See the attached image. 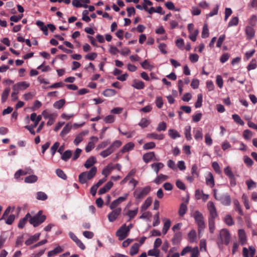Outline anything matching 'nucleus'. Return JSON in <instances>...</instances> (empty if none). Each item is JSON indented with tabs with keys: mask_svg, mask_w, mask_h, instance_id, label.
I'll return each mask as SVG.
<instances>
[{
	"mask_svg": "<svg viewBox=\"0 0 257 257\" xmlns=\"http://www.w3.org/2000/svg\"><path fill=\"white\" fill-rule=\"evenodd\" d=\"M203 101V96L202 94H198L197 95V100L195 104L196 108L200 107L202 106V103Z\"/></svg>",
	"mask_w": 257,
	"mask_h": 257,
	"instance_id": "4d7b16f0",
	"label": "nucleus"
},
{
	"mask_svg": "<svg viewBox=\"0 0 257 257\" xmlns=\"http://www.w3.org/2000/svg\"><path fill=\"white\" fill-rule=\"evenodd\" d=\"M164 165L162 163H155L151 165V168L155 172L156 174H158L159 171L162 169Z\"/></svg>",
	"mask_w": 257,
	"mask_h": 257,
	"instance_id": "412c9836",
	"label": "nucleus"
},
{
	"mask_svg": "<svg viewBox=\"0 0 257 257\" xmlns=\"http://www.w3.org/2000/svg\"><path fill=\"white\" fill-rule=\"evenodd\" d=\"M29 86V83L25 81H22L15 84L13 86V91L19 92L20 90L26 89Z\"/></svg>",
	"mask_w": 257,
	"mask_h": 257,
	"instance_id": "9d476101",
	"label": "nucleus"
},
{
	"mask_svg": "<svg viewBox=\"0 0 257 257\" xmlns=\"http://www.w3.org/2000/svg\"><path fill=\"white\" fill-rule=\"evenodd\" d=\"M168 135L173 139H175L177 138L180 137V135L179 133L173 129H170L168 131Z\"/></svg>",
	"mask_w": 257,
	"mask_h": 257,
	"instance_id": "a19ab883",
	"label": "nucleus"
},
{
	"mask_svg": "<svg viewBox=\"0 0 257 257\" xmlns=\"http://www.w3.org/2000/svg\"><path fill=\"white\" fill-rule=\"evenodd\" d=\"M72 128V125L70 123H67L66 125L63 127L61 132L60 133V136L62 137H65L68 134Z\"/></svg>",
	"mask_w": 257,
	"mask_h": 257,
	"instance_id": "bb28decb",
	"label": "nucleus"
},
{
	"mask_svg": "<svg viewBox=\"0 0 257 257\" xmlns=\"http://www.w3.org/2000/svg\"><path fill=\"white\" fill-rule=\"evenodd\" d=\"M29 218L30 224L35 227L44 222L46 219V216L45 215H42V211L40 210L34 216H31V217H29Z\"/></svg>",
	"mask_w": 257,
	"mask_h": 257,
	"instance_id": "7ed1b4c3",
	"label": "nucleus"
},
{
	"mask_svg": "<svg viewBox=\"0 0 257 257\" xmlns=\"http://www.w3.org/2000/svg\"><path fill=\"white\" fill-rule=\"evenodd\" d=\"M185 135L186 138L187 140H191L192 139L191 135V126H186L184 129Z\"/></svg>",
	"mask_w": 257,
	"mask_h": 257,
	"instance_id": "6e6d98bb",
	"label": "nucleus"
},
{
	"mask_svg": "<svg viewBox=\"0 0 257 257\" xmlns=\"http://www.w3.org/2000/svg\"><path fill=\"white\" fill-rule=\"evenodd\" d=\"M224 221L228 226H231L234 224L233 219L230 215H226L224 218Z\"/></svg>",
	"mask_w": 257,
	"mask_h": 257,
	"instance_id": "de8ad7c7",
	"label": "nucleus"
},
{
	"mask_svg": "<svg viewBox=\"0 0 257 257\" xmlns=\"http://www.w3.org/2000/svg\"><path fill=\"white\" fill-rule=\"evenodd\" d=\"M42 115L45 119H48L47 124L49 126L53 124L54 120L57 117V114L50 113L47 110H45L42 112Z\"/></svg>",
	"mask_w": 257,
	"mask_h": 257,
	"instance_id": "0eeeda50",
	"label": "nucleus"
},
{
	"mask_svg": "<svg viewBox=\"0 0 257 257\" xmlns=\"http://www.w3.org/2000/svg\"><path fill=\"white\" fill-rule=\"evenodd\" d=\"M238 236L240 242L242 245H244L246 241V234L244 231L242 229L238 230Z\"/></svg>",
	"mask_w": 257,
	"mask_h": 257,
	"instance_id": "b1692460",
	"label": "nucleus"
},
{
	"mask_svg": "<svg viewBox=\"0 0 257 257\" xmlns=\"http://www.w3.org/2000/svg\"><path fill=\"white\" fill-rule=\"evenodd\" d=\"M207 208L210 213V217L209 218L215 219L217 216V213L213 202L209 201L207 203Z\"/></svg>",
	"mask_w": 257,
	"mask_h": 257,
	"instance_id": "9b49d317",
	"label": "nucleus"
},
{
	"mask_svg": "<svg viewBox=\"0 0 257 257\" xmlns=\"http://www.w3.org/2000/svg\"><path fill=\"white\" fill-rule=\"evenodd\" d=\"M194 138L197 141H201L203 139V134L201 128L197 130L194 132Z\"/></svg>",
	"mask_w": 257,
	"mask_h": 257,
	"instance_id": "c03bdc74",
	"label": "nucleus"
},
{
	"mask_svg": "<svg viewBox=\"0 0 257 257\" xmlns=\"http://www.w3.org/2000/svg\"><path fill=\"white\" fill-rule=\"evenodd\" d=\"M134 144L132 142H129L125 144L121 150V152L122 153L127 152L134 148Z\"/></svg>",
	"mask_w": 257,
	"mask_h": 257,
	"instance_id": "2f4dec72",
	"label": "nucleus"
},
{
	"mask_svg": "<svg viewBox=\"0 0 257 257\" xmlns=\"http://www.w3.org/2000/svg\"><path fill=\"white\" fill-rule=\"evenodd\" d=\"M30 119L32 121L36 120L35 123H34L33 126H37L39 122L42 119V116L40 115H37L36 113H32L30 116Z\"/></svg>",
	"mask_w": 257,
	"mask_h": 257,
	"instance_id": "c85d7f7f",
	"label": "nucleus"
},
{
	"mask_svg": "<svg viewBox=\"0 0 257 257\" xmlns=\"http://www.w3.org/2000/svg\"><path fill=\"white\" fill-rule=\"evenodd\" d=\"M238 23V18L237 17H233L230 22L228 23V26L232 27L236 26Z\"/></svg>",
	"mask_w": 257,
	"mask_h": 257,
	"instance_id": "69168bd1",
	"label": "nucleus"
},
{
	"mask_svg": "<svg viewBox=\"0 0 257 257\" xmlns=\"http://www.w3.org/2000/svg\"><path fill=\"white\" fill-rule=\"evenodd\" d=\"M97 57V54L95 52L89 53L85 56V58L89 60H94Z\"/></svg>",
	"mask_w": 257,
	"mask_h": 257,
	"instance_id": "338daca9",
	"label": "nucleus"
},
{
	"mask_svg": "<svg viewBox=\"0 0 257 257\" xmlns=\"http://www.w3.org/2000/svg\"><path fill=\"white\" fill-rule=\"evenodd\" d=\"M97 172L96 167H92L89 171L82 172L79 175V181L81 184L85 183L88 180H91L95 175Z\"/></svg>",
	"mask_w": 257,
	"mask_h": 257,
	"instance_id": "f03ea898",
	"label": "nucleus"
},
{
	"mask_svg": "<svg viewBox=\"0 0 257 257\" xmlns=\"http://www.w3.org/2000/svg\"><path fill=\"white\" fill-rule=\"evenodd\" d=\"M29 217H31V215L30 214V213H28L26 215V216L23 218L21 219L20 220L19 223L18 224L19 228H23L24 227L27 221L29 218Z\"/></svg>",
	"mask_w": 257,
	"mask_h": 257,
	"instance_id": "7c9ffc66",
	"label": "nucleus"
},
{
	"mask_svg": "<svg viewBox=\"0 0 257 257\" xmlns=\"http://www.w3.org/2000/svg\"><path fill=\"white\" fill-rule=\"evenodd\" d=\"M168 178V176L162 174H160L157 178L154 180V182L157 184H160L163 182L166 181Z\"/></svg>",
	"mask_w": 257,
	"mask_h": 257,
	"instance_id": "5701e85b",
	"label": "nucleus"
},
{
	"mask_svg": "<svg viewBox=\"0 0 257 257\" xmlns=\"http://www.w3.org/2000/svg\"><path fill=\"white\" fill-rule=\"evenodd\" d=\"M152 199L150 197L147 198V199L145 200L144 203L142 205L141 207V212H144L152 204Z\"/></svg>",
	"mask_w": 257,
	"mask_h": 257,
	"instance_id": "cd10ccee",
	"label": "nucleus"
},
{
	"mask_svg": "<svg viewBox=\"0 0 257 257\" xmlns=\"http://www.w3.org/2000/svg\"><path fill=\"white\" fill-rule=\"evenodd\" d=\"M150 190L151 188L149 186L144 188H137L134 192V196L136 200L139 202L149 194Z\"/></svg>",
	"mask_w": 257,
	"mask_h": 257,
	"instance_id": "39448f33",
	"label": "nucleus"
},
{
	"mask_svg": "<svg viewBox=\"0 0 257 257\" xmlns=\"http://www.w3.org/2000/svg\"><path fill=\"white\" fill-rule=\"evenodd\" d=\"M188 235L190 242L192 243L197 241V234L195 230H191Z\"/></svg>",
	"mask_w": 257,
	"mask_h": 257,
	"instance_id": "c756f323",
	"label": "nucleus"
},
{
	"mask_svg": "<svg viewBox=\"0 0 257 257\" xmlns=\"http://www.w3.org/2000/svg\"><path fill=\"white\" fill-rule=\"evenodd\" d=\"M89 131L88 130H85L78 134L73 141L74 144L76 146L78 145L83 140L84 136L87 135Z\"/></svg>",
	"mask_w": 257,
	"mask_h": 257,
	"instance_id": "2eb2a0df",
	"label": "nucleus"
},
{
	"mask_svg": "<svg viewBox=\"0 0 257 257\" xmlns=\"http://www.w3.org/2000/svg\"><path fill=\"white\" fill-rule=\"evenodd\" d=\"M147 137L148 138L161 140L164 139V136L163 134H157L156 133H151V134H148L147 135Z\"/></svg>",
	"mask_w": 257,
	"mask_h": 257,
	"instance_id": "c9c22d12",
	"label": "nucleus"
},
{
	"mask_svg": "<svg viewBox=\"0 0 257 257\" xmlns=\"http://www.w3.org/2000/svg\"><path fill=\"white\" fill-rule=\"evenodd\" d=\"M91 141L89 142L85 148L86 152H89L94 147L95 143L98 141V138L96 137H91L90 138Z\"/></svg>",
	"mask_w": 257,
	"mask_h": 257,
	"instance_id": "f3484780",
	"label": "nucleus"
},
{
	"mask_svg": "<svg viewBox=\"0 0 257 257\" xmlns=\"http://www.w3.org/2000/svg\"><path fill=\"white\" fill-rule=\"evenodd\" d=\"M10 92V88L9 87H7L5 88L4 92L2 95V102H4L7 99V98L9 96V93Z\"/></svg>",
	"mask_w": 257,
	"mask_h": 257,
	"instance_id": "a18cd8bd",
	"label": "nucleus"
},
{
	"mask_svg": "<svg viewBox=\"0 0 257 257\" xmlns=\"http://www.w3.org/2000/svg\"><path fill=\"white\" fill-rule=\"evenodd\" d=\"M37 180V176L35 175H32L26 177L25 182L27 183H33L36 182Z\"/></svg>",
	"mask_w": 257,
	"mask_h": 257,
	"instance_id": "ea45409f",
	"label": "nucleus"
},
{
	"mask_svg": "<svg viewBox=\"0 0 257 257\" xmlns=\"http://www.w3.org/2000/svg\"><path fill=\"white\" fill-rule=\"evenodd\" d=\"M113 170V165L111 164H110L103 169L102 171V174L106 178Z\"/></svg>",
	"mask_w": 257,
	"mask_h": 257,
	"instance_id": "a878e982",
	"label": "nucleus"
},
{
	"mask_svg": "<svg viewBox=\"0 0 257 257\" xmlns=\"http://www.w3.org/2000/svg\"><path fill=\"white\" fill-rule=\"evenodd\" d=\"M72 155L71 151L67 150L64 152L61 156V159L64 161H67Z\"/></svg>",
	"mask_w": 257,
	"mask_h": 257,
	"instance_id": "8fccbe9b",
	"label": "nucleus"
},
{
	"mask_svg": "<svg viewBox=\"0 0 257 257\" xmlns=\"http://www.w3.org/2000/svg\"><path fill=\"white\" fill-rule=\"evenodd\" d=\"M143 160L145 163H148L151 160L159 161V159L156 157L155 153L154 152H151L145 154L143 157Z\"/></svg>",
	"mask_w": 257,
	"mask_h": 257,
	"instance_id": "f8f14e48",
	"label": "nucleus"
},
{
	"mask_svg": "<svg viewBox=\"0 0 257 257\" xmlns=\"http://www.w3.org/2000/svg\"><path fill=\"white\" fill-rule=\"evenodd\" d=\"M171 225V222L170 220L167 219L164 223V226L162 229V232L164 234H166L168 230V229L170 228Z\"/></svg>",
	"mask_w": 257,
	"mask_h": 257,
	"instance_id": "4c0bfd02",
	"label": "nucleus"
},
{
	"mask_svg": "<svg viewBox=\"0 0 257 257\" xmlns=\"http://www.w3.org/2000/svg\"><path fill=\"white\" fill-rule=\"evenodd\" d=\"M209 178H206V182L208 185L210 186L211 187H212L214 186L213 177L211 173H209Z\"/></svg>",
	"mask_w": 257,
	"mask_h": 257,
	"instance_id": "680f3d73",
	"label": "nucleus"
},
{
	"mask_svg": "<svg viewBox=\"0 0 257 257\" xmlns=\"http://www.w3.org/2000/svg\"><path fill=\"white\" fill-rule=\"evenodd\" d=\"M232 117L234 121L236 123L241 125H243L244 124L243 121L241 119V118L238 114H234L232 115Z\"/></svg>",
	"mask_w": 257,
	"mask_h": 257,
	"instance_id": "bf43d9fd",
	"label": "nucleus"
},
{
	"mask_svg": "<svg viewBox=\"0 0 257 257\" xmlns=\"http://www.w3.org/2000/svg\"><path fill=\"white\" fill-rule=\"evenodd\" d=\"M72 5L73 6L77 8H87L88 7L86 4L90 3L89 0H73L72 1Z\"/></svg>",
	"mask_w": 257,
	"mask_h": 257,
	"instance_id": "4468645a",
	"label": "nucleus"
},
{
	"mask_svg": "<svg viewBox=\"0 0 257 257\" xmlns=\"http://www.w3.org/2000/svg\"><path fill=\"white\" fill-rule=\"evenodd\" d=\"M40 235L41 233H38L34 234V235L31 236L28 239L26 240L25 244L27 245H30L32 244L34 242L37 241L39 239Z\"/></svg>",
	"mask_w": 257,
	"mask_h": 257,
	"instance_id": "a211bd4d",
	"label": "nucleus"
},
{
	"mask_svg": "<svg viewBox=\"0 0 257 257\" xmlns=\"http://www.w3.org/2000/svg\"><path fill=\"white\" fill-rule=\"evenodd\" d=\"M214 196L216 200L225 206H229L231 204V198L228 193L214 190Z\"/></svg>",
	"mask_w": 257,
	"mask_h": 257,
	"instance_id": "f257e3e1",
	"label": "nucleus"
},
{
	"mask_svg": "<svg viewBox=\"0 0 257 257\" xmlns=\"http://www.w3.org/2000/svg\"><path fill=\"white\" fill-rule=\"evenodd\" d=\"M69 237L76 243V244L81 249H84L85 246L82 241L79 239L72 232H69Z\"/></svg>",
	"mask_w": 257,
	"mask_h": 257,
	"instance_id": "ddd939ff",
	"label": "nucleus"
},
{
	"mask_svg": "<svg viewBox=\"0 0 257 257\" xmlns=\"http://www.w3.org/2000/svg\"><path fill=\"white\" fill-rule=\"evenodd\" d=\"M121 144L122 143L120 141L117 140L113 142L110 146L113 151H114L117 148H119Z\"/></svg>",
	"mask_w": 257,
	"mask_h": 257,
	"instance_id": "774afa93",
	"label": "nucleus"
},
{
	"mask_svg": "<svg viewBox=\"0 0 257 257\" xmlns=\"http://www.w3.org/2000/svg\"><path fill=\"white\" fill-rule=\"evenodd\" d=\"M233 204L235 207V210L238 212V213L240 215H242L243 214V212L241 209L239 201L236 199H234L233 200Z\"/></svg>",
	"mask_w": 257,
	"mask_h": 257,
	"instance_id": "3c124183",
	"label": "nucleus"
},
{
	"mask_svg": "<svg viewBox=\"0 0 257 257\" xmlns=\"http://www.w3.org/2000/svg\"><path fill=\"white\" fill-rule=\"evenodd\" d=\"M230 238V234L227 230L224 229L221 230L217 239V243L219 247L220 248L221 245L223 243L227 245L229 243Z\"/></svg>",
	"mask_w": 257,
	"mask_h": 257,
	"instance_id": "20e7f679",
	"label": "nucleus"
},
{
	"mask_svg": "<svg viewBox=\"0 0 257 257\" xmlns=\"http://www.w3.org/2000/svg\"><path fill=\"white\" fill-rule=\"evenodd\" d=\"M48 198L47 194L43 192H38L37 193V199L41 200H46Z\"/></svg>",
	"mask_w": 257,
	"mask_h": 257,
	"instance_id": "13d9d810",
	"label": "nucleus"
},
{
	"mask_svg": "<svg viewBox=\"0 0 257 257\" xmlns=\"http://www.w3.org/2000/svg\"><path fill=\"white\" fill-rule=\"evenodd\" d=\"M148 254L149 256H153L155 257H159L160 250L156 248L150 249L148 251Z\"/></svg>",
	"mask_w": 257,
	"mask_h": 257,
	"instance_id": "79ce46f5",
	"label": "nucleus"
},
{
	"mask_svg": "<svg viewBox=\"0 0 257 257\" xmlns=\"http://www.w3.org/2000/svg\"><path fill=\"white\" fill-rule=\"evenodd\" d=\"M113 186V183L111 181L108 182L102 188H101L99 191V194H103L110 189Z\"/></svg>",
	"mask_w": 257,
	"mask_h": 257,
	"instance_id": "6ab92c4d",
	"label": "nucleus"
},
{
	"mask_svg": "<svg viewBox=\"0 0 257 257\" xmlns=\"http://www.w3.org/2000/svg\"><path fill=\"white\" fill-rule=\"evenodd\" d=\"M116 93V91L112 89H106L102 93L103 95L106 97L114 96Z\"/></svg>",
	"mask_w": 257,
	"mask_h": 257,
	"instance_id": "e433bc0d",
	"label": "nucleus"
},
{
	"mask_svg": "<svg viewBox=\"0 0 257 257\" xmlns=\"http://www.w3.org/2000/svg\"><path fill=\"white\" fill-rule=\"evenodd\" d=\"M150 123L151 122L149 119L146 118H142L138 124L141 127L145 128L147 127L150 124Z\"/></svg>",
	"mask_w": 257,
	"mask_h": 257,
	"instance_id": "58836bf2",
	"label": "nucleus"
},
{
	"mask_svg": "<svg viewBox=\"0 0 257 257\" xmlns=\"http://www.w3.org/2000/svg\"><path fill=\"white\" fill-rule=\"evenodd\" d=\"M245 33L248 39H251L254 36V31L251 27L247 26L246 27Z\"/></svg>",
	"mask_w": 257,
	"mask_h": 257,
	"instance_id": "393cba45",
	"label": "nucleus"
},
{
	"mask_svg": "<svg viewBox=\"0 0 257 257\" xmlns=\"http://www.w3.org/2000/svg\"><path fill=\"white\" fill-rule=\"evenodd\" d=\"M167 125L166 122L162 121L158 124L156 130L158 132L164 131L166 130Z\"/></svg>",
	"mask_w": 257,
	"mask_h": 257,
	"instance_id": "e2e57ef3",
	"label": "nucleus"
},
{
	"mask_svg": "<svg viewBox=\"0 0 257 257\" xmlns=\"http://www.w3.org/2000/svg\"><path fill=\"white\" fill-rule=\"evenodd\" d=\"M187 207L186 204L182 203L180 206L179 210V214L180 216H183L186 212Z\"/></svg>",
	"mask_w": 257,
	"mask_h": 257,
	"instance_id": "37998d69",
	"label": "nucleus"
},
{
	"mask_svg": "<svg viewBox=\"0 0 257 257\" xmlns=\"http://www.w3.org/2000/svg\"><path fill=\"white\" fill-rule=\"evenodd\" d=\"M62 249L60 246H57L55 248H54L53 250H52L48 252V257H52L58 253H59L62 251Z\"/></svg>",
	"mask_w": 257,
	"mask_h": 257,
	"instance_id": "72a5a7b5",
	"label": "nucleus"
},
{
	"mask_svg": "<svg viewBox=\"0 0 257 257\" xmlns=\"http://www.w3.org/2000/svg\"><path fill=\"white\" fill-rule=\"evenodd\" d=\"M139 247L140 245L138 243H136L134 244L131 247L130 251V254L132 256L136 254L139 251Z\"/></svg>",
	"mask_w": 257,
	"mask_h": 257,
	"instance_id": "473e14b6",
	"label": "nucleus"
},
{
	"mask_svg": "<svg viewBox=\"0 0 257 257\" xmlns=\"http://www.w3.org/2000/svg\"><path fill=\"white\" fill-rule=\"evenodd\" d=\"M195 222L198 225V233L199 235L201 233V231L205 228V224L204 221V218L202 214L198 210H196L193 213V215Z\"/></svg>",
	"mask_w": 257,
	"mask_h": 257,
	"instance_id": "423d86ee",
	"label": "nucleus"
},
{
	"mask_svg": "<svg viewBox=\"0 0 257 257\" xmlns=\"http://www.w3.org/2000/svg\"><path fill=\"white\" fill-rule=\"evenodd\" d=\"M65 101L64 99H60L56 102H55L53 104L54 107L57 108V109H60L65 104Z\"/></svg>",
	"mask_w": 257,
	"mask_h": 257,
	"instance_id": "09e8293b",
	"label": "nucleus"
},
{
	"mask_svg": "<svg viewBox=\"0 0 257 257\" xmlns=\"http://www.w3.org/2000/svg\"><path fill=\"white\" fill-rule=\"evenodd\" d=\"M129 232L125 229V224L122 225L116 232V235L119 240H122L126 238Z\"/></svg>",
	"mask_w": 257,
	"mask_h": 257,
	"instance_id": "6e6552de",
	"label": "nucleus"
},
{
	"mask_svg": "<svg viewBox=\"0 0 257 257\" xmlns=\"http://www.w3.org/2000/svg\"><path fill=\"white\" fill-rule=\"evenodd\" d=\"M241 198L245 208L246 209H249L250 208V206L247 195L243 194Z\"/></svg>",
	"mask_w": 257,
	"mask_h": 257,
	"instance_id": "864d4df0",
	"label": "nucleus"
},
{
	"mask_svg": "<svg viewBox=\"0 0 257 257\" xmlns=\"http://www.w3.org/2000/svg\"><path fill=\"white\" fill-rule=\"evenodd\" d=\"M96 163V158L93 156H91L86 161L84 166L86 168L88 169L91 167Z\"/></svg>",
	"mask_w": 257,
	"mask_h": 257,
	"instance_id": "aec40b11",
	"label": "nucleus"
},
{
	"mask_svg": "<svg viewBox=\"0 0 257 257\" xmlns=\"http://www.w3.org/2000/svg\"><path fill=\"white\" fill-rule=\"evenodd\" d=\"M209 30L207 25L204 24L203 27L201 36L203 38H206L209 36Z\"/></svg>",
	"mask_w": 257,
	"mask_h": 257,
	"instance_id": "5fc2aeb1",
	"label": "nucleus"
},
{
	"mask_svg": "<svg viewBox=\"0 0 257 257\" xmlns=\"http://www.w3.org/2000/svg\"><path fill=\"white\" fill-rule=\"evenodd\" d=\"M112 149L109 146L107 149L103 150L100 153V155L103 158H106L113 152Z\"/></svg>",
	"mask_w": 257,
	"mask_h": 257,
	"instance_id": "f704fd0d",
	"label": "nucleus"
},
{
	"mask_svg": "<svg viewBox=\"0 0 257 257\" xmlns=\"http://www.w3.org/2000/svg\"><path fill=\"white\" fill-rule=\"evenodd\" d=\"M209 229L211 233H213L215 230L214 219L209 218Z\"/></svg>",
	"mask_w": 257,
	"mask_h": 257,
	"instance_id": "052dcab7",
	"label": "nucleus"
},
{
	"mask_svg": "<svg viewBox=\"0 0 257 257\" xmlns=\"http://www.w3.org/2000/svg\"><path fill=\"white\" fill-rule=\"evenodd\" d=\"M132 86L137 89H142L144 88L145 84L143 81L135 79L133 82Z\"/></svg>",
	"mask_w": 257,
	"mask_h": 257,
	"instance_id": "4be33fe9",
	"label": "nucleus"
},
{
	"mask_svg": "<svg viewBox=\"0 0 257 257\" xmlns=\"http://www.w3.org/2000/svg\"><path fill=\"white\" fill-rule=\"evenodd\" d=\"M138 208H136L135 209L132 210H130L128 211L127 213H126V215H127L130 219L129 220L133 219L138 213Z\"/></svg>",
	"mask_w": 257,
	"mask_h": 257,
	"instance_id": "603ef678",
	"label": "nucleus"
},
{
	"mask_svg": "<svg viewBox=\"0 0 257 257\" xmlns=\"http://www.w3.org/2000/svg\"><path fill=\"white\" fill-rule=\"evenodd\" d=\"M112 210V211L108 215V219L110 222L115 221L121 212V209L120 207H117Z\"/></svg>",
	"mask_w": 257,
	"mask_h": 257,
	"instance_id": "1a4fd4ad",
	"label": "nucleus"
},
{
	"mask_svg": "<svg viewBox=\"0 0 257 257\" xmlns=\"http://www.w3.org/2000/svg\"><path fill=\"white\" fill-rule=\"evenodd\" d=\"M142 67L145 69H149L152 70L154 68V66L151 65L147 60H145L144 61L141 63Z\"/></svg>",
	"mask_w": 257,
	"mask_h": 257,
	"instance_id": "49530a36",
	"label": "nucleus"
},
{
	"mask_svg": "<svg viewBox=\"0 0 257 257\" xmlns=\"http://www.w3.org/2000/svg\"><path fill=\"white\" fill-rule=\"evenodd\" d=\"M243 136L244 139L249 140L252 136V133L249 130H245L243 132Z\"/></svg>",
	"mask_w": 257,
	"mask_h": 257,
	"instance_id": "0e129e2a",
	"label": "nucleus"
},
{
	"mask_svg": "<svg viewBox=\"0 0 257 257\" xmlns=\"http://www.w3.org/2000/svg\"><path fill=\"white\" fill-rule=\"evenodd\" d=\"M182 238V233L180 231H177L174 232L173 238H172V242L173 244L176 245L179 244Z\"/></svg>",
	"mask_w": 257,
	"mask_h": 257,
	"instance_id": "dca6fc26",
	"label": "nucleus"
}]
</instances>
